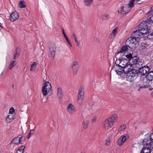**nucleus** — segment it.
Here are the masks:
<instances>
[{"label": "nucleus", "instance_id": "obj_1", "mask_svg": "<svg viewBox=\"0 0 153 153\" xmlns=\"http://www.w3.org/2000/svg\"><path fill=\"white\" fill-rule=\"evenodd\" d=\"M149 23L146 21H143L139 25L137 29L134 31L131 34V38H134L137 41H139L140 38L142 36H144L150 32V26Z\"/></svg>", "mask_w": 153, "mask_h": 153}, {"label": "nucleus", "instance_id": "obj_2", "mask_svg": "<svg viewBox=\"0 0 153 153\" xmlns=\"http://www.w3.org/2000/svg\"><path fill=\"white\" fill-rule=\"evenodd\" d=\"M129 61L126 58H123L116 60L114 65L112 68L113 70L115 71L117 74L121 75L124 73H126L128 68L130 67L128 63Z\"/></svg>", "mask_w": 153, "mask_h": 153}, {"label": "nucleus", "instance_id": "obj_3", "mask_svg": "<svg viewBox=\"0 0 153 153\" xmlns=\"http://www.w3.org/2000/svg\"><path fill=\"white\" fill-rule=\"evenodd\" d=\"M117 119V116L116 114L112 115L102 123L103 127L106 130H108L114 125Z\"/></svg>", "mask_w": 153, "mask_h": 153}, {"label": "nucleus", "instance_id": "obj_4", "mask_svg": "<svg viewBox=\"0 0 153 153\" xmlns=\"http://www.w3.org/2000/svg\"><path fill=\"white\" fill-rule=\"evenodd\" d=\"M139 41L133 38H129L126 40L125 44L128 47L131 49H134L136 48V45Z\"/></svg>", "mask_w": 153, "mask_h": 153}, {"label": "nucleus", "instance_id": "obj_5", "mask_svg": "<svg viewBox=\"0 0 153 153\" xmlns=\"http://www.w3.org/2000/svg\"><path fill=\"white\" fill-rule=\"evenodd\" d=\"M52 90V86L50 83L44 80V86L42 87V91L43 95L46 96L48 92Z\"/></svg>", "mask_w": 153, "mask_h": 153}, {"label": "nucleus", "instance_id": "obj_6", "mask_svg": "<svg viewBox=\"0 0 153 153\" xmlns=\"http://www.w3.org/2000/svg\"><path fill=\"white\" fill-rule=\"evenodd\" d=\"M143 144L144 145L148 146L153 150V133L150 135V138L144 139Z\"/></svg>", "mask_w": 153, "mask_h": 153}, {"label": "nucleus", "instance_id": "obj_7", "mask_svg": "<svg viewBox=\"0 0 153 153\" xmlns=\"http://www.w3.org/2000/svg\"><path fill=\"white\" fill-rule=\"evenodd\" d=\"M71 68L73 73L74 74H76L79 71V65L77 61H73L71 64Z\"/></svg>", "mask_w": 153, "mask_h": 153}, {"label": "nucleus", "instance_id": "obj_8", "mask_svg": "<svg viewBox=\"0 0 153 153\" xmlns=\"http://www.w3.org/2000/svg\"><path fill=\"white\" fill-rule=\"evenodd\" d=\"M67 111L70 114H74L76 112V108L72 103H70L67 105Z\"/></svg>", "mask_w": 153, "mask_h": 153}, {"label": "nucleus", "instance_id": "obj_9", "mask_svg": "<svg viewBox=\"0 0 153 153\" xmlns=\"http://www.w3.org/2000/svg\"><path fill=\"white\" fill-rule=\"evenodd\" d=\"M128 71L126 73H124L136 78L138 73V70L136 69H131V68H128Z\"/></svg>", "mask_w": 153, "mask_h": 153}, {"label": "nucleus", "instance_id": "obj_10", "mask_svg": "<svg viewBox=\"0 0 153 153\" xmlns=\"http://www.w3.org/2000/svg\"><path fill=\"white\" fill-rule=\"evenodd\" d=\"M149 71V67L147 66L140 67L138 70V72L142 75L146 74Z\"/></svg>", "mask_w": 153, "mask_h": 153}, {"label": "nucleus", "instance_id": "obj_11", "mask_svg": "<svg viewBox=\"0 0 153 153\" xmlns=\"http://www.w3.org/2000/svg\"><path fill=\"white\" fill-rule=\"evenodd\" d=\"M149 12L151 13V14L148 16L147 21H145L149 23V25L148 24V25L150 26V23H153V6L150 8Z\"/></svg>", "mask_w": 153, "mask_h": 153}, {"label": "nucleus", "instance_id": "obj_12", "mask_svg": "<svg viewBox=\"0 0 153 153\" xmlns=\"http://www.w3.org/2000/svg\"><path fill=\"white\" fill-rule=\"evenodd\" d=\"M130 10V8L128 7V4H124L121 7L120 13L123 15L125 14L128 12Z\"/></svg>", "mask_w": 153, "mask_h": 153}, {"label": "nucleus", "instance_id": "obj_13", "mask_svg": "<svg viewBox=\"0 0 153 153\" xmlns=\"http://www.w3.org/2000/svg\"><path fill=\"white\" fill-rule=\"evenodd\" d=\"M57 95L58 98L61 99L63 96V93L62 88L58 86L56 88Z\"/></svg>", "mask_w": 153, "mask_h": 153}, {"label": "nucleus", "instance_id": "obj_14", "mask_svg": "<svg viewBox=\"0 0 153 153\" xmlns=\"http://www.w3.org/2000/svg\"><path fill=\"white\" fill-rule=\"evenodd\" d=\"M19 17V13L16 11H14L10 14V21L14 22Z\"/></svg>", "mask_w": 153, "mask_h": 153}, {"label": "nucleus", "instance_id": "obj_15", "mask_svg": "<svg viewBox=\"0 0 153 153\" xmlns=\"http://www.w3.org/2000/svg\"><path fill=\"white\" fill-rule=\"evenodd\" d=\"M128 46L126 45L123 46L121 49V50L117 53V54H120L121 56H124L125 52L128 51Z\"/></svg>", "mask_w": 153, "mask_h": 153}, {"label": "nucleus", "instance_id": "obj_16", "mask_svg": "<svg viewBox=\"0 0 153 153\" xmlns=\"http://www.w3.org/2000/svg\"><path fill=\"white\" fill-rule=\"evenodd\" d=\"M126 137L125 135H122L118 140V144L119 146H122L126 140Z\"/></svg>", "mask_w": 153, "mask_h": 153}, {"label": "nucleus", "instance_id": "obj_17", "mask_svg": "<svg viewBox=\"0 0 153 153\" xmlns=\"http://www.w3.org/2000/svg\"><path fill=\"white\" fill-rule=\"evenodd\" d=\"M84 87L83 85L80 86L78 91V96L84 97Z\"/></svg>", "mask_w": 153, "mask_h": 153}, {"label": "nucleus", "instance_id": "obj_18", "mask_svg": "<svg viewBox=\"0 0 153 153\" xmlns=\"http://www.w3.org/2000/svg\"><path fill=\"white\" fill-rule=\"evenodd\" d=\"M15 110L13 107L10 108V121L16 118Z\"/></svg>", "mask_w": 153, "mask_h": 153}, {"label": "nucleus", "instance_id": "obj_19", "mask_svg": "<svg viewBox=\"0 0 153 153\" xmlns=\"http://www.w3.org/2000/svg\"><path fill=\"white\" fill-rule=\"evenodd\" d=\"M118 29V27H117L114 28L112 30L109 36V39H111L113 38L116 35L117 33Z\"/></svg>", "mask_w": 153, "mask_h": 153}, {"label": "nucleus", "instance_id": "obj_20", "mask_svg": "<svg viewBox=\"0 0 153 153\" xmlns=\"http://www.w3.org/2000/svg\"><path fill=\"white\" fill-rule=\"evenodd\" d=\"M146 79L150 81L153 80V71H151L148 73L146 76Z\"/></svg>", "mask_w": 153, "mask_h": 153}, {"label": "nucleus", "instance_id": "obj_21", "mask_svg": "<svg viewBox=\"0 0 153 153\" xmlns=\"http://www.w3.org/2000/svg\"><path fill=\"white\" fill-rule=\"evenodd\" d=\"M147 146V147L143 148L141 153H150L151 150H152V149L149 147L148 146Z\"/></svg>", "mask_w": 153, "mask_h": 153}, {"label": "nucleus", "instance_id": "obj_22", "mask_svg": "<svg viewBox=\"0 0 153 153\" xmlns=\"http://www.w3.org/2000/svg\"><path fill=\"white\" fill-rule=\"evenodd\" d=\"M50 56L52 57L53 59L54 58L56 54V48L54 47L50 48Z\"/></svg>", "mask_w": 153, "mask_h": 153}, {"label": "nucleus", "instance_id": "obj_23", "mask_svg": "<svg viewBox=\"0 0 153 153\" xmlns=\"http://www.w3.org/2000/svg\"><path fill=\"white\" fill-rule=\"evenodd\" d=\"M132 62H131L132 65H135L137 64L138 61L139 60V58L137 56H134L131 59Z\"/></svg>", "mask_w": 153, "mask_h": 153}, {"label": "nucleus", "instance_id": "obj_24", "mask_svg": "<svg viewBox=\"0 0 153 153\" xmlns=\"http://www.w3.org/2000/svg\"><path fill=\"white\" fill-rule=\"evenodd\" d=\"M62 33L64 35V36L65 38V39L67 41V42L68 44L71 47H72V45L71 44L69 40V39L67 37V36L66 35L63 29H62Z\"/></svg>", "mask_w": 153, "mask_h": 153}, {"label": "nucleus", "instance_id": "obj_25", "mask_svg": "<svg viewBox=\"0 0 153 153\" xmlns=\"http://www.w3.org/2000/svg\"><path fill=\"white\" fill-rule=\"evenodd\" d=\"M144 63V61L143 59H141L140 60H139L137 64L135 65L136 67L140 68L141 67L140 66H142Z\"/></svg>", "mask_w": 153, "mask_h": 153}, {"label": "nucleus", "instance_id": "obj_26", "mask_svg": "<svg viewBox=\"0 0 153 153\" xmlns=\"http://www.w3.org/2000/svg\"><path fill=\"white\" fill-rule=\"evenodd\" d=\"M94 0H83L84 4L85 6H90Z\"/></svg>", "mask_w": 153, "mask_h": 153}, {"label": "nucleus", "instance_id": "obj_27", "mask_svg": "<svg viewBox=\"0 0 153 153\" xmlns=\"http://www.w3.org/2000/svg\"><path fill=\"white\" fill-rule=\"evenodd\" d=\"M84 97H77V103L79 105H82L83 102Z\"/></svg>", "mask_w": 153, "mask_h": 153}, {"label": "nucleus", "instance_id": "obj_28", "mask_svg": "<svg viewBox=\"0 0 153 153\" xmlns=\"http://www.w3.org/2000/svg\"><path fill=\"white\" fill-rule=\"evenodd\" d=\"M140 0H136V1H139ZM135 0H130L128 4V7L130 8H132L134 6V3L135 1Z\"/></svg>", "mask_w": 153, "mask_h": 153}, {"label": "nucleus", "instance_id": "obj_29", "mask_svg": "<svg viewBox=\"0 0 153 153\" xmlns=\"http://www.w3.org/2000/svg\"><path fill=\"white\" fill-rule=\"evenodd\" d=\"M20 53V49L19 48H17L16 53L13 55V59H16V58L18 56Z\"/></svg>", "mask_w": 153, "mask_h": 153}, {"label": "nucleus", "instance_id": "obj_30", "mask_svg": "<svg viewBox=\"0 0 153 153\" xmlns=\"http://www.w3.org/2000/svg\"><path fill=\"white\" fill-rule=\"evenodd\" d=\"M25 147L24 146H21L17 150L16 153H23Z\"/></svg>", "mask_w": 153, "mask_h": 153}, {"label": "nucleus", "instance_id": "obj_31", "mask_svg": "<svg viewBox=\"0 0 153 153\" xmlns=\"http://www.w3.org/2000/svg\"><path fill=\"white\" fill-rule=\"evenodd\" d=\"M19 7L20 8L25 7L26 5H25V1L23 0L20 1L19 2Z\"/></svg>", "mask_w": 153, "mask_h": 153}, {"label": "nucleus", "instance_id": "obj_32", "mask_svg": "<svg viewBox=\"0 0 153 153\" xmlns=\"http://www.w3.org/2000/svg\"><path fill=\"white\" fill-rule=\"evenodd\" d=\"M150 32L148 33H147L146 35H144V36L145 37H147V38H149V39H152L153 37V33H151L150 31Z\"/></svg>", "mask_w": 153, "mask_h": 153}, {"label": "nucleus", "instance_id": "obj_33", "mask_svg": "<svg viewBox=\"0 0 153 153\" xmlns=\"http://www.w3.org/2000/svg\"><path fill=\"white\" fill-rule=\"evenodd\" d=\"M89 122L88 120L84 121L82 123V126L84 129H87L88 127Z\"/></svg>", "mask_w": 153, "mask_h": 153}, {"label": "nucleus", "instance_id": "obj_34", "mask_svg": "<svg viewBox=\"0 0 153 153\" xmlns=\"http://www.w3.org/2000/svg\"><path fill=\"white\" fill-rule=\"evenodd\" d=\"M136 78L134 77H133L132 76H131L127 74L126 76V79L129 82H132L134 81Z\"/></svg>", "mask_w": 153, "mask_h": 153}, {"label": "nucleus", "instance_id": "obj_35", "mask_svg": "<svg viewBox=\"0 0 153 153\" xmlns=\"http://www.w3.org/2000/svg\"><path fill=\"white\" fill-rule=\"evenodd\" d=\"M11 143H13L15 144H18L19 143V137L14 138L11 141Z\"/></svg>", "mask_w": 153, "mask_h": 153}, {"label": "nucleus", "instance_id": "obj_36", "mask_svg": "<svg viewBox=\"0 0 153 153\" xmlns=\"http://www.w3.org/2000/svg\"><path fill=\"white\" fill-rule=\"evenodd\" d=\"M36 63L34 62L33 64L31 65L30 70L31 71H32L34 70L36 68Z\"/></svg>", "mask_w": 153, "mask_h": 153}, {"label": "nucleus", "instance_id": "obj_37", "mask_svg": "<svg viewBox=\"0 0 153 153\" xmlns=\"http://www.w3.org/2000/svg\"><path fill=\"white\" fill-rule=\"evenodd\" d=\"M139 87L137 89L138 91H140L142 89L147 88L148 87L147 85H141L140 84H139Z\"/></svg>", "mask_w": 153, "mask_h": 153}, {"label": "nucleus", "instance_id": "obj_38", "mask_svg": "<svg viewBox=\"0 0 153 153\" xmlns=\"http://www.w3.org/2000/svg\"><path fill=\"white\" fill-rule=\"evenodd\" d=\"M125 57H126L127 58L126 59L129 61V62L131 60V59L133 58L132 55L131 53L125 55Z\"/></svg>", "mask_w": 153, "mask_h": 153}, {"label": "nucleus", "instance_id": "obj_39", "mask_svg": "<svg viewBox=\"0 0 153 153\" xmlns=\"http://www.w3.org/2000/svg\"><path fill=\"white\" fill-rule=\"evenodd\" d=\"M109 17L108 14H105L103 15L102 16V19L103 20H107Z\"/></svg>", "mask_w": 153, "mask_h": 153}, {"label": "nucleus", "instance_id": "obj_40", "mask_svg": "<svg viewBox=\"0 0 153 153\" xmlns=\"http://www.w3.org/2000/svg\"><path fill=\"white\" fill-rule=\"evenodd\" d=\"M126 126L124 124L122 125L119 129V131H123L126 129Z\"/></svg>", "mask_w": 153, "mask_h": 153}, {"label": "nucleus", "instance_id": "obj_41", "mask_svg": "<svg viewBox=\"0 0 153 153\" xmlns=\"http://www.w3.org/2000/svg\"><path fill=\"white\" fill-rule=\"evenodd\" d=\"M16 64V61H13L10 62V69L13 68Z\"/></svg>", "mask_w": 153, "mask_h": 153}, {"label": "nucleus", "instance_id": "obj_42", "mask_svg": "<svg viewBox=\"0 0 153 153\" xmlns=\"http://www.w3.org/2000/svg\"><path fill=\"white\" fill-rule=\"evenodd\" d=\"M34 133V129L31 130L29 134L27 136V138L28 139H29L31 135Z\"/></svg>", "mask_w": 153, "mask_h": 153}, {"label": "nucleus", "instance_id": "obj_43", "mask_svg": "<svg viewBox=\"0 0 153 153\" xmlns=\"http://www.w3.org/2000/svg\"><path fill=\"white\" fill-rule=\"evenodd\" d=\"M110 141H111V140L110 139H107L106 140V142H105L106 145H107V146H109L110 144Z\"/></svg>", "mask_w": 153, "mask_h": 153}, {"label": "nucleus", "instance_id": "obj_44", "mask_svg": "<svg viewBox=\"0 0 153 153\" xmlns=\"http://www.w3.org/2000/svg\"><path fill=\"white\" fill-rule=\"evenodd\" d=\"M97 117L96 116L94 117L92 119L91 122L92 123H94L97 120Z\"/></svg>", "mask_w": 153, "mask_h": 153}, {"label": "nucleus", "instance_id": "obj_45", "mask_svg": "<svg viewBox=\"0 0 153 153\" xmlns=\"http://www.w3.org/2000/svg\"><path fill=\"white\" fill-rule=\"evenodd\" d=\"M9 116L8 115L6 118L5 121L7 123H8L10 122V118H9Z\"/></svg>", "mask_w": 153, "mask_h": 153}, {"label": "nucleus", "instance_id": "obj_46", "mask_svg": "<svg viewBox=\"0 0 153 153\" xmlns=\"http://www.w3.org/2000/svg\"><path fill=\"white\" fill-rule=\"evenodd\" d=\"M77 46H78V47H79V45H80V43L79 42L77 41L76 42H75Z\"/></svg>", "mask_w": 153, "mask_h": 153}, {"label": "nucleus", "instance_id": "obj_47", "mask_svg": "<svg viewBox=\"0 0 153 153\" xmlns=\"http://www.w3.org/2000/svg\"><path fill=\"white\" fill-rule=\"evenodd\" d=\"M22 137H21L19 138V143H22L21 142V139H22Z\"/></svg>", "mask_w": 153, "mask_h": 153}, {"label": "nucleus", "instance_id": "obj_48", "mask_svg": "<svg viewBox=\"0 0 153 153\" xmlns=\"http://www.w3.org/2000/svg\"><path fill=\"white\" fill-rule=\"evenodd\" d=\"M73 36L74 37V38H76V35H75L74 33L73 34Z\"/></svg>", "mask_w": 153, "mask_h": 153}, {"label": "nucleus", "instance_id": "obj_49", "mask_svg": "<svg viewBox=\"0 0 153 153\" xmlns=\"http://www.w3.org/2000/svg\"><path fill=\"white\" fill-rule=\"evenodd\" d=\"M74 40H75V42H76V41H77V39H76V38H74Z\"/></svg>", "mask_w": 153, "mask_h": 153}, {"label": "nucleus", "instance_id": "obj_50", "mask_svg": "<svg viewBox=\"0 0 153 153\" xmlns=\"http://www.w3.org/2000/svg\"><path fill=\"white\" fill-rule=\"evenodd\" d=\"M151 95L152 96H153V91L152 92V93H151Z\"/></svg>", "mask_w": 153, "mask_h": 153}, {"label": "nucleus", "instance_id": "obj_51", "mask_svg": "<svg viewBox=\"0 0 153 153\" xmlns=\"http://www.w3.org/2000/svg\"><path fill=\"white\" fill-rule=\"evenodd\" d=\"M12 86L13 88V87H14V85L13 84L12 85Z\"/></svg>", "mask_w": 153, "mask_h": 153}, {"label": "nucleus", "instance_id": "obj_52", "mask_svg": "<svg viewBox=\"0 0 153 153\" xmlns=\"http://www.w3.org/2000/svg\"><path fill=\"white\" fill-rule=\"evenodd\" d=\"M80 153H85L84 152H81Z\"/></svg>", "mask_w": 153, "mask_h": 153}, {"label": "nucleus", "instance_id": "obj_53", "mask_svg": "<svg viewBox=\"0 0 153 153\" xmlns=\"http://www.w3.org/2000/svg\"><path fill=\"white\" fill-rule=\"evenodd\" d=\"M152 89H153L152 88H149V89H150V90H152Z\"/></svg>", "mask_w": 153, "mask_h": 153}, {"label": "nucleus", "instance_id": "obj_54", "mask_svg": "<svg viewBox=\"0 0 153 153\" xmlns=\"http://www.w3.org/2000/svg\"><path fill=\"white\" fill-rule=\"evenodd\" d=\"M2 28L1 26L0 25V29Z\"/></svg>", "mask_w": 153, "mask_h": 153}, {"label": "nucleus", "instance_id": "obj_55", "mask_svg": "<svg viewBox=\"0 0 153 153\" xmlns=\"http://www.w3.org/2000/svg\"><path fill=\"white\" fill-rule=\"evenodd\" d=\"M145 47H144V48H145Z\"/></svg>", "mask_w": 153, "mask_h": 153}, {"label": "nucleus", "instance_id": "obj_56", "mask_svg": "<svg viewBox=\"0 0 153 153\" xmlns=\"http://www.w3.org/2000/svg\"><path fill=\"white\" fill-rule=\"evenodd\" d=\"M9 113L10 114V111H9Z\"/></svg>", "mask_w": 153, "mask_h": 153}]
</instances>
